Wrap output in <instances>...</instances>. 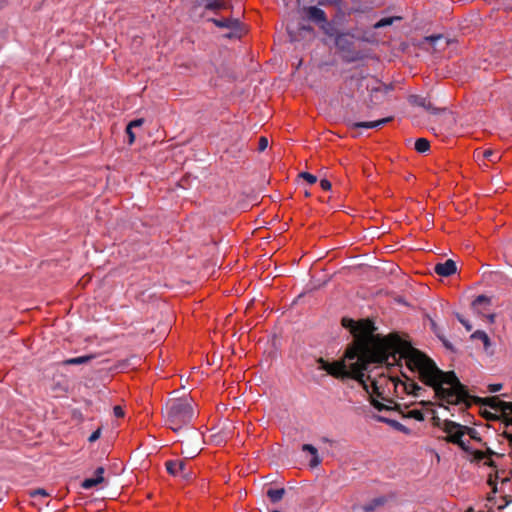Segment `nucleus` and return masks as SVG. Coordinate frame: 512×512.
<instances>
[{
    "mask_svg": "<svg viewBox=\"0 0 512 512\" xmlns=\"http://www.w3.org/2000/svg\"><path fill=\"white\" fill-rule=\"evenodd\" d=\"M431 328H432L433 332L436 334V336L438 337V335H440L439 328H438L437 324L435 323V321H433V320H431Z\"/></svg>",
    "mask_w": 512,
    "mask_h": 512,
    "instance_id": "obj_53",
    "label": "nucleus"
},
{
    "mask_svg": "<svg viewBox=\"0 0 512 512\" xmlns=\"http://www.w3.org/2000/svg\"><path fill=\"white\" fill-rule=\"evenodd\" d=\"M370 403L378 411H390V410L397 411V409H400V405L397 403L392 407V406L386 405L374 398H371Z\"/></svg>",
    "mask_w": 512,
    "mask_h": 512,
    "instance_id": "obj_23",
    "label": "nucleus"
},
{
    "mask_svg": "<svg viewBox=\"0 0 512 512\" xmlns=\"http://www.w3.org/2000/svg\"><path fill=\"white\" fill-rule=\"evenodd\" d=\"M302 14L304 19H307L308 21H311L318 26L327 18L326 13L322 9L314 6L307 8L304 7L302 9Z\"/></svg>",
    "mask_w": 512,
    "mask_h": 512,
    "instance_id": "obj_13",
    "label": "nucleus"
},
{
    "mask_svg": "<svg viewBox=\"0 0 512 512\" xmlns=\"http://www.w3.org/2000/svg\"><path fill=\"white\" fill-rule=\"evenodd\" d=\"M272 512H280V511H278V510H274V511H272Z\"/></svg>",
    "mask_w": 512,
    "mask_h": 512,
    "instance_id": "obj_64",
    "label": "nucleus"
},
{
    "mask_svg": "<svg viewBox=\"0 0 512 512\" xmlns=\"http://www.w3.org/2000/svg\"><path fill=\"white\" fill-rule=\"evenodd\" d=\"M484 465H486L488 467H491V468H494V469L497 468V465H496L495 461H493L491 458H489L487 461H485Z\"/></svg>",
    "mask_w": 512,
    "mask_h": 512,
    "instance_id": "obj_51",
    "label": "nucleus"
},
{
    "mask_svg": "<svg viewBox=\"0 0 512 512\" xmlns=\"http://www.w3.org/2000/svg\"><path fill=\"white\" fill-rule=\"evenodd\" d=\"M300 29L306 30V31H309V32H311L313 30L311 26H304V25L301 26Z\"/></svg>",
    "mask_w": 512,
    "mask_h": 512,
    "instance_id": "obj_57",
    "label": "nucleus"
},
{
    "mask_svg": "<svg viewBox=\"0 0 512 512\" xmlns=\"http://www.w3.org/2000/svg\"><path fill=\"white\" fill-rule=\"evenodd\" d=\"M374 418L377 421L385 423V424L389 425L390 427H392L393 429H395L399 432H402L406 435H409L411 433V430L409 428H407L406 426H404L403 424H401L400 422H398L394 419H390V418H387L384 416H379V415H375Z\"/></svg>",
    "mask_w": 512,
    "mask_h": 512,
    "instance_id": "obj_16",
    "label": "nucleus"
},
{
    "mask_svg": "<svg viewBox=\"0 0 512 512\" xmlns=\"http://www.w3.org/2000/svg\"><path fill=\"white\" fill-rule=\"evenodd\" d=\"M469 402L478 406H488L491 409L497 411L506 413L509 411L512 414V402H505L502 401L498 396H491V397H478L470 395Z\"/></svg>",
    "mask_w": 512,
    "mask_h": 512,
    "instance_id": "obj_7",
    "label": "nucleus"
},
{
    "mask_svg": "<svg viewBox=\"0 0 512 512\" xmlns=\"http://www.w3.org/2000/svg\"><path fill=\"white\" fill-rule=\"evenodd\" d=\"M482 416L486 419V420H494L496 417L494 414H492L491 412H488V411H484L482 413Z\"/></svg>",
    "mask_w": 512,
    "mask_h": 512,
    "instance_id": "obj_50",
    "label": "nucleus"
},
{
    "mask_svg": "<svg viewBox=\"0 0 512 512\" xmlns=\"http://www.w3.org/2000/svg\"><path fill=\"white\" fill-rule=\"evenodd\" d=\"M472 455H473V459H471V461H475V462H480L481 460H483L484 458H486V453L484 451H481V450H474L472 451L470 449V452Z\"/></svg>",
    "mask_w": 512,
    "mask_h": 512,
    "instance_id": "obj_34",
    "label": "nucleus"
},
{
    "mask_svg": "<svg viewBox=\"0 0 512 512\" xmlns=\"http://www.w3.org/2000/svg\"><path fill=\"white\" fill-rule=\"evenodd\" d=\"M305 196L306 197L310 196V193L309 192H305Z\"/></svg>",
    "mask_w": 512,
    "mask_h": 512,
    "instance_id": "obj_63",
    "label": "nucleus"
},
{
    "mask_svg": "<svg viewBox=\"0 0 512 512\" xmlns=\"http://www.w3.org/2000/svg\"><path fill=\"white\" fill-rule=\"evenodd\" d=\"M402 359L411 372L418 373L422 383L433 388L436 399L452 405L465 404L466 409L471 407L468 388L460 382L454 371L441 370L430 357L395 333L392 353L394 366L401 367Z\"/></svg>",
    "mask_w": 512,
    "mask_h": 512,
    "instance_id": "obj_2",
    "label": "nucleus"
},
{
    "mask_svg": "<svg viewBox=\"0 0 512 512\" xmlns=\"http://www.w3.org/2000/svg\"><path fill=\"white\" fill-rule=\"evenodd\" d=\"M302 450L305 452H309L312 455V459L309 462L310 467L314 468L321 463V459L318 456V451L313 445L303 444Z\"/></svg>",
    "mask_w": 512,
    "mask_h": 512,
    "instance_id": "obj_20",
    "label": "nucleus"
},
{
    "mask_svg": "<svg viewBox=\"0 0 512 512\" xmlns=\"http://www.w3.org/2000/svg\"><path fill=\"white\" fill-rule=\"evenodd\" d=\"M402 377L405 378V381L397 379V381L392 378L391 380L394 382L395 386L401 384L403 386L404 391L407 394H411L415 397H419L421 395V391H425L421 386H419L412 378L408 377L404 372H401Z\"/></svg>",
    "mask_w": 512,
    "mask_h": 512,
    "instance_id": "obj_10",
    "label": "nucleus"
},
{
    "mask_svg": "<svg viewBox=\"0 0 512 512\" xmlns=\"http://www.w3.org/2000/svg\"><path fill=\"white\" fill-rule=\"evenodd\" d=\"M103 481H104V477H100V476H99V478H96V477L87 478L82 482L81 486L84 489H91V488L97 486L98 484L102 483Z\"/></svg>",
    "mask_w": 512,
    "mask_h": 512,
    "instance_id": "obj_29",
    "label": "nucleus"
},
{
    "mask_svg": "<svg viewBox=\"0 0 512 512\" xmlns=\"http://www.w3.org/2000/svg\"><path fill=\"white\" fill-rule=\"evenodd\" d=\"M341 324L353 335V342L344 352V359L328 362L322 357L317 359L319 369L326 371L330 376L345 381L356 380L368 393L369 387L364 379V372L371 364H386L394 366L392 353H394L395 333L387 336L375 334L377 330L374 322L369 319L358 321L343 317Z\"/></svg>",
    "mask_w": 512,
    "mask_h": 512,
    "instance_id": "obj_1",
    "label": "nucleus"
},
{
    "mask_svg": "<svg viewBox=\"0 0 512 512\" xmlns=\"http://www.w3.org/2000/svg\"><path fill=\"white\" fill-rule=\"evenodd\" d=\"M100 435H101V428H98L88 438L89 442H95L96 440H98L100 438Z\"/></svg>",
    "mask_w": 512,
    "mask_h": 512,
    "instance_id": "obj_43",
    "label": "nucleus"
},
{
    "mask_svg": "<svg viewBox=\"0 0 512 512\" xmlns=\"http://www.w3.org/2000/svg\"><path fill=\"white\" fill-rule=\"evenodd\" d=\"M166 470L173 476H178L184 481H190L194 477L191 467L185 460H169L165 463Z\"/></svg>",
    "mask_w": 512,
    "mask_h": 512,
    "instance_id": "obj_8",
    "label": "nucleus"
},
{
    "mask_svg": "<svg viewBox=\"0 0 512 512\" xmlns=\"http://www.w3.org/2000/svg\"><path fill=\"white\" fill-rule=\"evenodd\" d=\"M431 414H432V418H431V423L434 427H438V428H441L443 427V422L436 414V411L431 409L430 410Z\"/></svg>",
    "mask_w": 512,
    "mask_h": 512,
    "instance_id": "obj_33",
    "label": "nucleus"
},
{
    "mask_svg": "<svg viewBox=\"0 0 512 512\" xmlns=\"http://www.w3.org/2000/svg\"><path fill=\"white\" fill-rule=\"evenodd\" d=\"M366 87L371 93V102H373L374 104H378L380 102V100L378 98V94L385 95V94L389 93L390 91L394 90L393 84L382 83L381 81H379L376 78L373 79L372 85L367 84Z\"/></svg>",
    "mask_w": 512,
    "mask_h": 512,
    "instance_id": "obj_9",
    "label": "nucleus"
},
{
    "mask_svg": "<svg viewBox=\"0 0 512 512\" xmlns=\"http://www.w3.org/2000/svg\"><path fill=\"white\" fill-rule=\"evenodd\" d=\"M397 411L402 414V416L404 418H413L417 421H423L424 420V414L421 410H417V409H414V410H410L408 411L407 413H404V411L400 408V409H397Z\"/></svg>",
    "mask_w": 512,
    "mask_h": 512,
    "instance_id": "obj_24",
    "label": "nucleus"
},
{
    "mask_svg": "<svg viewBox=\"0 0 512 512\" xmlns=\"http://www.w3.org/2000/svg\"><path fill=\"white\" fill-rule=\"evenodd\" d=\"M466 512H474V510L472 508H470Z\"/></svg>",
    "mask_w": 512,
    "mask_h": 512,
    "instance_id": "obj_62",
    "label": "nucleus"
},
{
    "mask_svg": "<svg viewBox=\"0 0 512 512\" xmlns=\"http://www.w3.org/2000/svg\"><path fill=\"white\" fill-rule=\"evenodd\" d=\"M126 134L128 135V143L131 145L135 141V134L132 131V128H129V126L126 127Z\"/></svg>",
    "mask_w": 512,
    "mask_h": 512,
    "instance_id": "obj_42",
    "label": "nucleus"
},
{
    "mask_svg": "<svg viewBox=\"0 0 512 512\" xmlns=\"http://www.w3.org/2000/svg\"><path fill=\"white\" fill-rule=\"evenodd\" d=\"M113 411H114V415L118 418H121L124 416V411L120 406H115Z\"/></svg>",
    "mask_w": 512,
    "mask_h": 512,
    "instance_id": "obj_49",
    "label": "nucleus"
},
{
    "mask_svg": "<svg viewBox=\"0 0 512 512\" xmlns=\"http://www.w3.org/2000/svg\"><path fill=\"white\" fill-rule=\"evenodd\" d=\"M455 316L458 319V321L465 327V329L467 331H471L472 330V325L470 324V322L467 321L466 319H464L461 314L455 313Z\"/></svg>",
    "mask_w": 512,
    "mask_h": 512,
    "instance_id": "obj_37",
    "label": "nucleus"
},
{
    "mask_svg": "<svg viewBox=\"0 0 512 512\" xmlns=\"http://www.w3.org/2000/svg\"><path fill=\"white\" fill-rule=\"evenodd\" d=\"M408 101L412 105L423 107L432 114H437L441 111L439 108L434 107L427 98L420 95H411L409 96Z\"/></svg>",
    "mask_w": 512,
    "mask_h": 512,
    "instance_id": "obj_15",
    "label": "nucleus"
},
{
    "mask_svg": "<svg viewBox=\"0 0 512 512\" xmlns=\"http://www.w3.org/2000/svg\"><path fill=\"white\" fill-rule=\"evenodd\" d=\"M430 149V142L425 138H418L415 142V150L419 153H425Z\"/></svg>",
    "mask_w": 512,
    "mask_h": 512,
    "instance_id": "obj_28",
    "label": "nucleus"
},
{
    "mask_svg": "<svg viewBox=\"0 0 512 512\" xmlns=\"http://www.w3.org/2000/svg\"><path fill=\"white\" fill-rule=\"evenodd\" d=\"M463 429L465 430V434H468L473 440L478 441V442L482 441L478 432L474 428L463 425Z\"/></svg>",
    "mask_w": 512,
    "mask_h": 512,
    "instance_id": "obj_31",
    "label": "nucleus"
},
{
    "mask_svg": "<svg viewBox=\"0 0 512 512\" xmlns=\"http://www.w3.org/2000/svg\"><path fill=\"white\" fill-rule=\"evenodd\" d=\"M226 3L227 2H207L205 5V9L214 11L226 8Z\"/></svg>",
    "mask_w": 512,
    "mask_h": 512,
    "instance_id": "obj_32",
    "label": "nucleus"
},
{
    "mask_svg": "<svg viewBox=\"0 0 512 512\" xmlns=\"http://www.w3.org/2000/svg\"><path fill=\"white\" fill-rule=\"evenodd\" d=\"M38 495L45 496V497L49 496V494L46 492V490L41 489V488L35 489V490L30 492V496L31 497H36Z\"/></svg>",
    "mask_w": 512,
    "mask_h": 512,
    "instance_id": "obj_41",
    "label": "nucleus"
},
{
    "mask_svg": "<svg viewBox=\"0 0 512 512\" xmlns=\"http://www.w3.org/2000/svg\"><path fill=\"white\" fill-rule=\"evenodd\" d=\"M475 157L478 160L483 159V160H487L491 163H497L501 158L500 154L497 151H494L491 149H487L484 151H476Z\"/></svg>",
    "mask_w": 512,
    "mask_h": 512,
    "instance_id": "obj_19",
    "label": "nucleus"
},
{
    "mask_svg": "<svg viewBox=\"0 0 512 512\" xmlns=\"http://www.w3.org/2000/svg\"><path fill=\"white\" fill-rule=\"evenodd\" d=\"M103 481H104V477H100V476H99V478H96V477L87 478L82 482L81 486L84 489H91V488L97 486L98 484L102 483Z\"/></svg>",
    "mask_w": 512,
    "mask_h": 512,
    "instance_id": "obj_30",
    "label": "nucleus"
},
{
    "mask_svg": "<svg viewBox=\"0 0 512 512\" xmlns=\"http://www.w3.org/2000/svg\"><path fill=\"white\" fill-rule=\"evenodd\" d=\"M484 452L486 453V458H492L493 456H495V457L503 456L502 454L496 453L495 451H493L490 448H487L486 451H484Z\"/></svg>",
    "mask_w": 512,
    "mask_h": 512,
    "instance_id": "obj_48",
    "label": "nucleus"
},
{
    "mask_svg": "<svg viewBox=\"0 0 512 512\" xmlns=\"http://www.w3.org/2000/svg\"><path fill=\"white\" fill-rule=\"evenodd\" d=\"M502 389V384H490L488 386V391L491 393L498 392Z\"/></svg>",
    "mask_w": 512,
    "mask_h": 512,
    "instance_id": "obj_46",
    "label": "nucleus"
},
{
    "mask_svg": "<svg viewBox=\"0 0 512 512\" xmlns=\"http://www.w3.org/2000/svg\"><path fill=\"white\" fill-rule=\"evenodd\" d=\"M505 11L512 12V2H508V5L504 7Z\"/></svg>",
    "mask_w": 512,
    "mask_h": 512,
    "instance_id": "obj_56",
    "label": "nucleus"
},
{
    "mask_svg": "<svg viewBox=\"0 0 512 512\" xmlns=\"http://www.w3.org/2000/svg\"><path fill=\"white\" fill-rule=\"evenodd\" d=\"M104 468L103 467H98L96 470H95V477L96 478H99L100 477H103V474H104Z\"/></svg>",
    "mask_w": 512,
    "mask_h": 512,
    "instance_id": "obj_52",
    "label": "nucleus"
},
{
    "mask_svg": "<svg viewBox=\"0 0 512 512\" xmlns=\"http://www.w3.org/2000/svg\"><path fill=\"white\" fill-rule=\"evenodd\" d=\"M497 475H495V479H493V475L490 474L488 477L487 483L492 487L493 493L497 492V483H496Z\"/></svg>",
    "mask_w": 512,
    "mask_h": 512,
    "instance_id": "obj_39",
    "label": "nucleus"
},
{
    "mask_svg": "<svg viewBox=\"0 0 512 512\" xmlns=\"http://www.w3.org/2000/svg\"><path fill=\"white\" fill-rule=\"evenodd\" d=\"M456 263L452 259L446 260L444 263H437L434 272L442 277H449L456 273Z\"/></svg>",
    "mask_w": 512,
    "mask_h": 512,
    "instance_id": "obj_14",
    "label": "nucleus"
},
{
    "mask_svg": "<svg viewBox=\"0 0 512 512\" xmlns=\"http://www.w3.org/2000/svg\"><path fill=\"white\" fill-rule=\"evenodd\" d=\"M442 430L447 433L443 440L459 446L464 452H470V447L462 440V436L465 434L463 425L451 420H444Z\"/></svg>",
    "mask_w": 512,
    "mask_h": 512,
    "instance_id": "obj_5",
    "label": "nucleus"
},
{
    "mask_svg": "<svg viewBox=\"0 0 512 512\" xmlns=\"http://www.w3.org/2000/svg\"><path fill=\"white\" fill-rule=\"evenodd\" d=\"M372 385H373V388H374V392L378 395V396H381V393L379 392L378 390V387H377V383L376 381H372Z\"/></svg>",
    "mask_w": 512,
    "mask_h": 512,
    "instance_id": "obj_55",
    "label": "nucleus"
},
{
    "mask_svg": "<svg viewBox=\"0 0 512 512\" xmlns=\"http://www.w3.org/2000/svg\"><path fill=\"white\" fill-rule=\"evenodd\" d=\"M388 500V496L376 497L363 505L362 509L364 512H374L376 509L383 507L388 502Z\"/></svg>",
    "mask_w": 512,
    "mask_h": 512,
    "instance_id": "obj_17",
    "label": "nucleus"
},
{
    "mask_svg": "<svg viewBox=\"0 0 512 512\" xmlns=\"http://www.w3.org/2000/svg\"><path fill=\"white\" fill-rule=\"evenodd\" d=\"M320 186H321V188H322L323 190L328 191V190H330V189H331L332 184H331V182H330L329 180H327V179H322V180L320 181Z\"/></svg>",
    "mask_w": 512,
    "mask_h": 512,
    "instance_id": "obj_45",
    "label": "nucleus"
},
{
    "mask_svg": "<svg viewBox=\"0 0 512 512\" xmlns=\"http://www.w3.org/2000/svg\"><path fill=\"white\" fill-rule=\"evenodd\" d=\"M485 303H490V299L485 295H479L473 300L472 305L479 306Z\"/></svg>",
    "mask_w": 512,
    "mask_h": 512,
    "instance_id": "obj_36",
    "label": "nucleus"
},
{
    "mask_svg": "<svg viewBox=\"0 0 512 512\" xmlns=\"http://www.w3.org/2000/svg\"><path fill=\"white\" fill-rule=\"evenodd\" d=\"M323 441L330 442V440L328 438H323Z\"/></svg>",
    "mask_w": 512,
    "mask_h": 512,
    "instance_id": "obj_61",
    "label": "nucleus"
},
{
    "mask_svg": "<svg viewBox=\"0 0 512 512\" xmlns=\"http://www.w3.org/2000/svg\"><path fill=\"white\" fill-rule=\"evenodd\" d=\"M402 377L405 378V381L397 379V381L392 378L391 380L394 382L395 386L401 384L403 386L404 391L407 394H411L415 397H419L421 395V391H425L421 386H419L412 378L408 377L404 372H401Z\"/></svg>",
    "mask_w": 512,
    "mask_h": 512,
    "instance_id": "obj_11",
    "label": "nucleus"
},
{
    "mask_svg": "<svg viewBox=\"0 0 512 512\" xmlns=\"http://www.w3.org/2000/svg\"><path fill=\"white\" fill-rule=\"evenodd\" d=\"M401 20V17L394 16V17H385L377 21L375 24H373L374 29H380L386 26L391 25L394 21Z\"/></svg>",
    "mask_w": 512,
    "mask_h": 512,
    "instance_id": "obj_27",
    "label": "nucleus"
},
{
    "mask_svg": "<svg viewBox=\"0 0 512 512\" xmlns=\"http://www.w3.org/2000/svg\"><path fill=\"white\" fill-rule=\"evenodd\" d=\"M402 377L405 378V381L397 379V381L392 378L391 380L394 382L395 386L401 384L403 386L404 391L407 394H411L415 397H419L421 395V391H425L421 386H419L412 378L408 377L404 372H401Z\"/></svg>",
    "mask_w": 512,
    "mask_h": 512,
    "instance_id": "obj_12",
    "label": "nucleus"
},
{
    "mask_svg": "<svg viewBox=\"0 0 512 512\" xmlns=\"http://www.w3.org/2000/svg\"><path fill=\"white\" fill-rule=\"evenodd\" d=\"M284 494H285L284 488L269 489L267 491V496L273 503L280 501L283 498Z\"/></svg>",
    "mask_w": 512,
    "mask_h": 512,
    "instance_id": "obj_26",
    "label": "nucleus"
},
{
    "mask_svg": "<svg viewBox=\"0 0 512 512\" xmlns=\"http://www.w3.org/2000/svg\"><path fill=\"white\" fill-rule=\"evenodd\" d=\"M299 176L303 178L305 181H307L309 184H314L317 182V177L308 172H301Z\"/></svg>",
    "mask_w": 512,
    "mask_h": 512,
    "instance_id": "obj_35",
    "label": "nucleus"
},
{
    "mask_svg": "<svg viewBox=\"0 0 512 512\" xmlns=\"http://www.w3.org/2000/svg\"><path fill=\"white\" fill-rule=\"evenodd\" d=\"M94 358H95V355L90 354V355L66 359V360L62 361L61 364L63 366L87 364Z\"/></svg>",
    "mask_w": 512,
    "mask_h": 512,
    "instance_id": "obj_21",
    "label": "nucleus"
},
{
    "mask_svg": "<svg viewBox=\"0 0 512 512\" xmlns=\"http://www.w3.org/2000/svg\"><path fill=\"white\" fill-rule=\"evenodd\" d=\"M439 39H442V35H432L425 38V40L429 42L431 45H434L435 42Z\"/></svg>",
    "mask_w": 512,
    "mask_h": 512,
    "instance_id": "obj_47",
    "label": "nucleus"
},
{
    "mask_svg": "<svg viewBox=\"0 0 512 512\" xmlns=\"http://www.w3.org/2000/svg\"><path fill=\"white\" fill-rule=\"evenodd\" d=\"M319 27L323 30V32L332 37L334 36L336 38L337 35H339L340 33L338 32L337 28L335 27V25L331 22H329L327 20V18L325 19L324 22H322Z\"/></svg>",
    "mask_w": 512,
    "mask_h": 512,
    "instance_id": "obj_22",
    "label": "nucleus"
},
{
    "mask_svg": "<svg viewBox=\"0 0 512 512\" xmlns=\"http://www.w3.org/2000/svg\"><path fill=\"white\" fill-rule=\"evenodd\" d=\"M166 423L169 428L177 432L183 426L189 424L193 418L194 411L191 399L176 398L169 400L166 404Z\"/></svg>",
    "mask_w": 512,
    "mask_h": 512,
    "instance_id": "obj_3",
    "label": "nucleus"
},
{
    "mask_svg": "<svg viewBox=\"0 0 512 512\" xmlns=\"http://www.w3.org/2000/svg\"><path fill=\"white\" fill-rule=\"evenodd\" d=\"M213 22L217 27L227 28L230 31L223 36L229 39H240L245 34V29L237 18L221 17L208 19Z\"/></svg>",
    "mask_w": 512,
    "mask_h": 512,
    "instance_id": "obj_6",
    "label": "nucleus"
},
{
    "mask_svg": "<svg viewBox=\"0 0 512 512\" xmlns=\"http://www.w3.org/2000/svg\"><path fill=\"white\" fill-rule=\"evenodd\" d=\"M268 146V139L266 137H260L258 141V150L260 152L264 151Z\"/></svg>",
    "mask_w": 512,
    "mask_h": 512,
    "instance_id": "obj_38",
    "label": "nucleus"
},
{
    "mask_svg": "<svg viewBox=\"0 0 512 512\" xmlns=\"http://www.w3.org/2000/svg\"><path fill=\"white\" fill-rule=\"evenodd\" d=\"M494 319H495V315H494V314H491V315L489 316V321H490L491 323H493V322H494Z\"/></svg>",
    "mask_w": 512,
    "mask_h": 512,
    "instance_id": "obj_59",
    "label": "nucleus"
},
{
    "mask_svg": "<svg viewBox=\"0 0 512 512\" xmlns=\"http://www.w3.org/2000/svg\"><path fill=\"white\" fill-rule=\"evenodd\" d=\"M438 338L442 341L443 345L447 349L454 351L453 345L443 335H438Z\"/></svg>",
    "mask_w": 512,
    "mask_h": 512,
    "instance_id": "obj_44",
    "label": "nucleus"
},
{
    "mask_svg": "<svg viewBox=\"0 0 512 512\" xmlns=\"http://www.w3.org/2000/svg\"><path fill=\"white\" fill-rule=\"evenodd\" d=\"M505 437L509 440L510 443H512V435L505 433Z\"/></svg>",
    "mask_w": 512,
    "mask_h": 512,
    "instance_id": "obj_58",
    "label": "nucleus"
},
{
    "mask_svg": "<svg viewBox=\"0 0 512 512\" xmlns=\"http://www.w3.org/2000/svg\"><path fill=\"white\" fill-rule=\"evenodd\" d=\"M419 404L426 408L433 405L431 401H421Z\"/></svg>",
    "mask_w": 512,
    "mask_h": 512,
    "instance_id": "obj_54",
    "label": "nucleus"
},
{
    "mask_svg": "<svg viewBox=\"0 0 512 512\" xmlns=\"http://www.w3.org/2000/svg\"><path fill=\"white\" fill-rule=\"evenodd\" d=\"M471 339L481 340L484 344V348L487 350L491 345L490 338L486 332L482 330H477L471 335Z\"/></svg>",
    "mask_w": 512,
    "mask_h": 512,
    "instance_id": "obj_25",
    "label": "nucleus"
},
{
    "mask_svg": "<svg viewBox=\"0 0 512 512\" xmlns=\"http://www.w3.org/2000/svg\"><path fill=\"white\" fill-rule=\"evenodd\" d=\"M335 45L339 51L344 53L342 58L347 63L356 62L363 58L362 53L354 48L353 36L349 33L337 35Z\"/></svg>",
    "mask_w": 512,
    "mask_h": 512,
    "instance_id": "obj_4",
    "label": "nucleus"
},
{
    "mask_svg": "<svg viewBox=\"0 0 512 512\" xmlns=\"http://www.w3.org/2000/svg\"><path fill=\"white\" fill-rule=\"evenodd\" d=\"M509 503L508 500H505V503L499 506V509L504 508Z\"/></svg>",
    "mask_w": 512,
    "mask_h": 512,
    "instance_id": "obj_60",
    "label": "nucleus"
},
{
    "mask_svg": "<svg viewBox=\"0 0 512 512\" xmlns=\"http://www.w3.org/2000/svg\"><path fill=\"white\" fill-rule=\"evenodd\" d=\"M144 123V119L142 118H139V119H134L132 121L129 122V124L127 126H129V128H135V127H140L142 126Z\"/></svg>",
    "mask_w": 512,
    "mask_h": 512,
    "instance_id": "obj_40",
    "label": "nucleus"
},
{
    "mask_svg": "<svg viewBox=\"0 0 512 512\" xmlns=\"http://www.w3.org/2000/svg\"><path fill=\"white\" fill-rule=\"evenodd\" d=\"M392 117H386L377 121H369V122H354L350 125L352 129H358V128H377L379 126H382L390 121H392Z\"/></svg>",
    "mask_w": 512,
    "mask_h": 512,
    "instance_id": "obj_18",
    "label": "nucleus"
}]
</instances>
